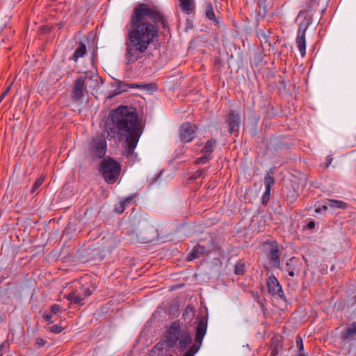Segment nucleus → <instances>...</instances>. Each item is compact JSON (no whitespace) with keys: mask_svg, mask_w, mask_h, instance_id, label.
Wrapping results in <instances>:
<instances>
[{"mask_svg":"<svg viewBox=\"0 0 356 356\" xmlns=\"http://www.w3.org/2000/svg\"><path fill=\"white\" fill-rule=\"evenodd\" d=\"M159 24L165 28L168 20L156 7L151 8L144 3L134 7L125 37L124 57L127 64L142 58L149 46L158 40Z\"/></svg>","mask_w":356,"mask_h":356,"instance_id":"1","label":"nucleus"},{"mask_svg":"<svg viewBox=\"0 0 356 356\" xmlns=\"http://www.w3.org/2000/svg\"><path fill=\"white\" fill-rule=\"evenodd\" d=\"M108 120V136L115 138L118 135L124 138L126 155L131 156L143 132L136 108L132 106H119L110 113Z\"/></svg>","mask_w":356,"mask_h":356,"instance_id":"2","label":"nucleus"},{"mask_svg":"<svg viewBox=\"0 0 356 356\" xmlns=\"http://www.w3.org/2000/svg\"><path fill=\"white\" fill-rule=\"evenodd\" d=\"M96 288L95 284L90 281L83 282V280H80L65 298L71 304L82 306L86 303V299L92 294Z\"/></svg>","mask_w":356,"mask_h":356,"instance_id":"3","label":"nucleus"},{"mask_svg":"<svg viewBox=\"0 0 356 356\" xmlns=\"http://www.w3.org/2000/svg\"><path fill=\"white\" fill-rule=\"evenodd\" d=\"M99 172L108 184L115 183L121 172V165L111 157L104 158L100 163Z\"/></svg>","mask_w":356,"mask_h":356,"instance_id":"4","label":"nucleus"},{"mask_svg":"<svg viewBox=\"0 0 356 356\" xmlns=\"http://www.w3.org/2000/svg\"><path fill=\"white\" fill-rule=\"evenodd\" d=\"M195 343L189 348L184 356H194L199 350L207 332L208 318L201 315L196 318Z\"/></svg>","mask_w":356,"mask_h":356,"instance_id":"5","label":"nucleus"},{"mask_svg":"<svg viewBox=\"0 0 356 356\" xmlns=\"http://www.w3.org/2000/svg\"><path fill=\"white\" fill-rule=\"evenodd\" d=\"M264 252L270 264L276 268H280V255L282 248L276 241H268L263 245Z\"/></svg>","mask_w":356,"mask_h":356,"instance_id":"6","label":"nucleus"},{"mask_svg":"<svg viewBox=\"0 0 356 356\" xmlns=\"http://www.w3.org/2000/svg\"><path fill=\"white\" fill-rule=\"evenodd\" d=\"M88 78L92 79V76H88V75L85 74L84 75L79 76L74 81L71 95L73 102H79L84 97L85 92L86 91L85 82Z\"/></svg>","mask_w":356,"mask_h":356,"instance_id":"7","label":"nucleus"},{"mask_svg":"<svg viewBox=\"0 0 356 356\" xmlns=\"http://www.w3.org/2000/svg\"><path fill=\"white\" fill-rule=\"evenodd\" d=\"M107 150V144L102 136H97L91 143L90 151L93 158L104 159Z\"/></svg>","mask_w":356,"mask_h":356,"instance_id":"8","label":"nucleus"},{"mask_svg":"<svg viewBox=\"0 0 356 356\" xmlns=\"http://www.w3.org/2000/svg\"><path fill=\"white\" fill-rule=\"evenodd\" d=\"M180 337V327L177 322H173L166 334V344L168 348L175 347Z\"/></svg>","mask_w":356,"mask_h":356,"instance_id":"9","label":"nucleus"},{"mask_svg":"<svg viewBox=\"0 0 356 356\" xmlns=\"http://www.w3.org/2000/svg\"><path fill=\"white\" fill-rule=\"evenodd\" d=\"M302 263L298 258L292 257L288 259L285 266L282 268H280L283 271L288 273L290 277L298 276L300 272Z\"/></svg>","mask_w":356,"mask_h":356,"instance_id":"10","label":"nucleus"},{"mask_svg":"<svg viewBox=\"0 0 356 356\" xmlns=\"http://www.w3.org/2000/svg\"><path fill=\"white\" fill-rule=\"evenodd\" d=\"M267 287L268 293L273 296H277L282 300L285 298L282 286L275 276L271 275L268 278Z\"/></svg>","mask_w":356,"mask_h":356,"instance_id":"11","label":"nucleus"},{"mask_svg":"<svg viewBox=\"0 0 356 356\" xmlns=\"http://www.w3.org/2000/svg\"><path fill=\"white\" fill-rule=\"evenodd\" d=\"M195 128L188 122L183 123L179 128V139L182 142H191L195 137Z\"/></svg>","mask_w":356,"mask_h":356,"instance_id":"12","label":"nucleus"},{"mask_svg":"<svg viewBox=\"0 0 356 356\" xmlns=\"http://www.w3.org/2000/svg\"><path fill=\"white\" fill-rule=\"evenodd\" d=\"M213 244L211 246H205L197 244L193 247L191 252L187 256L186 260L188 261H191L202 255L209 254L213 252Z\"/></svg>","mask_w":356,"mask_h":356,"instance_id":"13","label":"nucleus"},{"mask_svg":"<svg viewBox=\"0 0 356 356\" xmlns=\"http://www.w3.org/2000/svg\"><path fill=\"white\" fill-rule=\"evenodd\" d=\"M225 122L229 127L230 134L237 132L241 124V117L236 111L230 110L225 119Z\"/></svg>","mask_w":356,"mask_h":356,"instance_id":"14","label":"nucleus"},{"mask_svg":"<svg viewBox=\"0 0 356 356\" xmlns=\"http://www.w3.org/2000/svg\"><path fill=\"white\" fill-rule=\"evenodd\" d=\"M303 16V20L298 26V35H305L308 27L312 23V15L309 13V10L300 12L298 17Z\"/></svg>","mask_w":356,"mask_h":356,"instance_id":"15","label":"nucleus"},{"mask_svg":"<svg viewBox=\"0 0 356 356\" xmlns=\"http://www.w3.org/2000/svg\"><path fill=\"white\" fill-rule=\"evenodd\" d=\"M150 84H138V83H128L121 81H118L116 84L117 93L120 94L127 92L129 89H148Z\"/></svg>","mask_w":356,"mask_h":356,"instance_id":"16","label":"nucleus"},{"mask_svg":"<svg viewBox=\"0 0 356 356\" xmlns=\"http://www.w3.org/2000/svg\"><path fill=\"white\" fill-rule=\"evenodd\" d=\"M87 52L86 46L83 42H80L74 54L70 58V60L76 61L79 58L83 57Z\"/></svg>","mask_w":356,"mask_h":356,"instance_id":"17","label":"nucleus"},{"mask_svg":"<svg viewBox=\"0 0 356 356\" xmlns=\"http://www.w3.org/2000/svg\"><path fill=\"white\" fill-rule=\"evenodd\" d=\"M179 348L181 350H185L192 342V339L188 332L183 333L179 340Z\"/></svg>","mask_w":356,"mask_h":356,"instance_id":"18","label":"nucleus"},{"mask_svg":"<svg viewBox=\"0 0 356 356\" xmlns=\"http://www.w3.org/2000/svg\"><path fill=\"white\" fill-rule=\"evenodd\" d=\"M356 336V322L350 324L343 332L341 333V338L343 340H347L350 338Z\"/></svg>","mask_w":356,"mask_h":356,"instance_id":"19","label":"nucleus"},{"mask_svg":"<svg viewBox=\"0 0 356 356\" xmlns=\"http://www.w3.org/2000/svg\"><path fill=\"white\" fill-rule=\"evenodd\" d=\"M296 42L302 57L306 54V40L305 35H298Z\"/></svg>","mask_w":356,"mask_h":356,"instance_id":"20","label":"nucleus"},{"mask_svg":"<svg viewBox=\"0 0 356 356\" xmlns=\"http://www.w3.org/2000/svg\"><path fill=\"white\" fill-rule=\"evenodd\" d=\"M179 1L183 12L188 15L193 12L195 7L192 0H179Z\"/></svg>","mask_w":356,"mask_h":356,"instance_id":"21","label":"nucleus"},{"mask_svg":"<svg viewBox=\"0 0 356 356\" xmlns=\"http://www.w3.org/2000/svg\"><path fill=\"white\" fill-rule=\"evenodd\" d=\"M205 15L209 19L213 21L217 26H219L220 21L216 17L213 6L211 3H208L206 6Z\"/></svg>","mask_w":356,"mask_h":356,"instance_id":"22","label":"nucleus"},{"mask_svg":"<svg viewBox=\"0 0 356 356\" xmlns=\"http://www.w3.org/2000/svg\"><path fill=\"white\" fill-rule=\"evenodd\" d=\"M217 144V140L216 139L211 138L207 141L204 147L202 149V152L211 155L213 152L214 147Z\"/></svg>","mask_w":356,"mask_h":356,"instance_id":"23","label":"nucleus"},{"mask_svg":"<svg viewBox=\"0 0 356 356\" xmlns=\"http://www.w3.org/2000/svg\"><path fill=\"white\" fill-rule=\"evenodd\" d=\"M328 200V206L331 208H339L342 209H346L348 208V204L345 202L337 200Z\"/></svg>","mask_w":356,"mask_h":356,"instance_id":"24","label":"nucleus"},{"mask_svg":"<svg viewBox=\"0 0 356 356\" xmlns=\"http://www.w3.org/2000/svg\"><path fill=\"white\" fill-rule=\"evenodd\" d=\"M194 315H195L194 307L189 305L186 307L184 312H183L182 317L184 319V321L188 320V321H191L193 319Z\"/></svg>","mask_w":356,"mask_h":356,"instance_id":"25","label":"nucleus"},{"mask_svg":"<svg viewBox=\"0 0 356 356\" xmlns=\"http://www.w3.org/2000/svg\"><path fill=\"white\" fill-rule=\"evenodd\" d=\"M44 177L43 176H40L39 178H38L31 188V193L35 195H38L39 193V189L44 183Z\"/></svg>","mask_w":356,"mask_h":356,"instance_id":"26","label":"nucleus"},{"mask_svg":"<svg viewBox=\"0 0 356 356\" xmlns=\"http://www.w3.org/2000/svg\"><path fill=\"white\" fill-rule=\"evenodd\" d=\"M299 196V193L298 191L295 190L294 188L289 189V191L286 193V199L288 202H289L291 204L296 202L297 198Z\"/></svg>","mask_w":356,"mask_h":356,"instance_id":"27","label":"nucleus"},{"mask_svg":"<svg viewBox=\"0 0 356 356\" xmlns=\"http://www.w3.org/2000/svg\"><path fill=\"white\" fill-rule=\"evenodd\" d=\"M234 273L237 275H243L245 273V265L242 261H238L234 266Z\"/></svg>","mask_w":356,"mask_h":356,"instance_id":"28","label":"nucleus"},{"mask_svg":"<svg viewBox=\"0 0 356 356\" xmlns=\"http://www.w3.org/2000/svg\"><path fill=\"white\" fill-rule=\"evenodd\" d=\"M264 185H265V188L271 189V187L275 184V179L269 173H267V174H266V175L264 177Z\"/></svg>","mask_w":356,"mask_h":356,"instance_id":"29","label":"nucleus"},{"mask_svg":"<svg viewBox=\"0 0 356 356\" xmlns=\"http://www.w3.org/2000/svg\"><path fill=\"white\" fill-rule=\"evenodd\" d=\"M212 158H213V156L211 155L204 154L203 156H200L199 158H197L194 161V163L195 165H198V164H200V163H207L210 160H211Z\"/></svg>","mask_w":356,"mask_h":356,"instance_id":"30","label":"nucleus"},{"mask_svg":"<svg viewBox=\"0 0 356 356\" xmlns=\"http://www.w3.org/2000/svg\"><path fill=\"white\" fill-rule=\"evenodd\" d=\"M276 341L274 338L271 339L270 355L269 356H276L278 354V345Z\"/></svg>","mask_w":356,"mask_h":356,"instance_id":"31","label":"nucleus"},{"mask_svg":"<svg viewBox=\"0 0 356 356\" xmlns=\"http://www.w3.org/2000/svg\"><path fill=\"white\" fill-rule=\"evenodd\" d=\"M320 0H308V8L309 13H311L313 10L316 9L317 6L319 4Z\"/></svg>","mask_w":356,"mask_h":356,"instance_id":"32","label":"nucleus"},{"mask_svg":"<svg viewBox=\"0 0 356 356\" xmlns=\"http://www.w3.org/2000/svg\"><path fill=\"white\" fill-rule=\"evenodd\" d=\"M50 312L54 314H59L63 312V309L60 305L54 304L50 306Z\"/></svg>","mask_w":356,"mask_h":356,"instance_id":"33","label":"nucleus"},{"mask_svg":"<svg viewBox=\"0 0 356 356\" xmlns=\"http://www.w3.org/2000/svg\"><path fill=\"white\" fill-rule=\"evenodd\" d=\"M270 189L265 188V192L262 196V204L266 206L270 200Z\"/></svg>","mask_w":356,"mask_h":356,"instance_id":"34","label":"nucleus"},{"mask_svg":"<svg viewBox=\"0 0 356 356\" xmlns=\"http://www.w3.org/2000/svg\"><path fill=\"white\" fill-rule=\"evenodd\" d=\"M207 170V168L206 169H200V170H196L190 177H189V179L190 180H195L197 179V178L202 177L204 173L205 172V171Z\"/></svg>","mask_w":356,"mask_h":356,"instance_id":"35","label":"nucleus"},{"mask_svg":"<svg viewBox=\"0 0 356 356\" xmlns=\"http://www.w3.org/2000/svg\"><path fill=\"white\" fill-rule=\"evenodd\" d=\"M296 347L298 348V351L301 352L304 351V345L303 341L300 336L298 335L296 339Z\"/></svg>","mask_w":356,"mask_h":356,"instance_id":"36","label":"nucleus"},{"mask_svg":"<svg viewBox=\"0 0 356 356\" xmlns=\"http://www.w3.org/2000/svg\"><path fill=\"white\" fill-rule=\"evenodd\" d=\"M63 330V327H62L61 326L58 325H54L51 326V327H49V331L53 333H55V334H59Z\"/></svg>","mask_w":356,"mask_h":356,"instance_id":"37","label":"nucleus"},{"mask_svg":"<svg viewBox=\"0 0 356 356\" xmlns=\"http://www.w3.org/2000/svg\"><path fill=\"white\" fill-rule=\"evenodd\" d=\"M268 111L266 113V116L268 118H272L275 115V111L273 106L271 104H269L268 106Z\"/></svg>","mask_w":356,"mask_h":356,"instance_id":"38","label":"nucleus"},{"mask_svg":"<svg viewBox=\"0 0 356 356\" xmlns=\"http://www.w3.org/2000/svg\"><path fill=\"white\" fill-rule=\"evenodd\" d=\"M213 243L214 245L213 252L220 250V247L218 245L215 240L212 238L209 241L206 246H211Z\"/></svg>","mask_w":356,"mask_h":356,"instance_id":"39","label":"nucleus"},{"mask_svg":"<svg viewBox=\"0 0 356 356\" xmlns=\"http://www.w3.org/2000/svg\"><path fill=\"white\" fill-rule=\"evenodd\" d=\"M6 348H9V343L8 341H4L0 344V356H3V350Z\"/></svg>","mask_w":356,"mask_h":356,"instance_id":"40","label":"nucleus"},{"mask_svg":"<svg viewBox=\"0 0 356 356\" xmlns=\"http://www.w3.org/2000/svg\"><path fill=\"white\" fill-rule=\"evenodd\" d=\"M43 318L44 321H47L49 324L53 323L54 321L51 320L52 314L44 313Z\"/></svg>","mask_w":356,"mask_h":356,"instance_id":"41","label":"nucleus"},{"mask_svg":"<svg viewBox=\"0 0 356 356\" xmlns=\"http://www.w3.org/2000/svg\"><path fill=\"white\" fill-rule=\"evenodd\" d=\"M10 88H11V86L10 85L9 86H8L5 90L4 91L1 93V95H0V103L1 102V101L5 98V97L9 93L10 90Z\"/></svg>","mask_w":356,"mask_h":356,"instance_id":"42","label":"nucleus"},{"mask_svg":"<svg viewBox=\"0 0 356 356\" xmlns=\"http://www.w3.org/2000/svg\"><path fill=\"white\" fill-rule=\"evenodd\" d=\"M124 207L125 205L120 202L119 206L116 207L115 210L118 213H122L124 211Z\"/></svg>","mask_w":356,"mask_h":356,"instance_id":"43","label":"nucleus"},{"mask_svg":"<svg viewBox=\"0 0 356 356\" xmlns=\"http://www.w3.org/2000/svg\"><path fill=\"white\" fill-rule=\"evenodd\" d=\"M134 197V195H130V196H128L126 198H124L121 202L126 205L127 204L129 203L131 201L133 200Z\"/></svg>","mask_w":356,"mask_h":356,"instance_id":"44","label":"nucleus"},{"mask_svg":"<svg viewBox=\"0 0 356 356\" xmlns=\"http://www.w3.org/2000/svg\"><path fill=\"white\" fill-rule=\"evenodd\" d=\"M259 36L263 37L265 42H268V36L265 33L264 31H259Z\"/></svg>","mask_w":356,"mask_h":356,"instance_id":"45","label":"nucleus"},{"mask_svg":"<svg viewBox=\"0 0 356 356\" xmlns=\"http://www.w3.org/2000/svg\"><path fill=\"white\" fill-rule=\"evenodd\" d=\"M257 302H258V304L259 305V306H260V308H261V311H262L264 313H265V312H266V307L264 306V303L262 302V301H261V300H259L257 301Z\"/></svg>","mask_w":356,"mask_h":356,"instance_id":"46","label":"nucleus"},{"mask_svg":"<svg viewBox=\"0 0 356 356\" xmlns=\"http://www.w3.org/2000/svg\"><path fill=\"white\" fill-rule=\"evenodd\" d=\"M45 341L42 339H37L36 343L39 345V346H43L45 344Z\"/></svg>","mask_w":356,"mask_h":356,"instance_id":"47","label":"nucleus"},{"mask_svg":"<svg viewBox=\"0 0 356 356\" xmlns=\"http://www.w3.org/2000/svg\"><path fill=\"white\" fill-rule=\"evenodd\" d=\"M315 227V222L313 220H311L307 224V227L310 229H314Z\"/></svg>","mask_w":356,"mask_h":356,"instance_id":"48","label":"nucleus"},{"mask_svg":"<svg viewBox=\"0 0 356 356\" xmlns=\"http://www.w3.org/2000/svg\"><path fill=\"white\" fill-rule=\"evenodd\" d=\"M328 204H325V205H323L321 208V211H327V209H328Z\"/></svg>","mask_w":356,"mask_h":356,"instance_id":"49","label":"nucleus"},{"mask_svg":"<svg viewBox=\"0 0 356 356\" xmlns=\"http://www.w3.org/2000/svg\"><path fill=\"white\" fill-rule=\"evenodd\" d=\"M296 356H306V355L304 353V351H301V352L298 351Z\"/></svg>","mask_w":356,"mask_h":356,"instance_id":"50","label":"nucleus"},{"mask_svg":"<svg viewBox=\"0 0 356 356\" xmlns=\"http://www.w3.org/2000/svg\"><path fill=\"white\" fill-rule=\"evenodd\" d=\"M321 211V208H317V209H316V210H315V212H316V213H320Z\"/></svg>","mask_w":356,"mask_h":356,"instance_id":"51","label":"nucleus"},{"mask_svg":"<svg viewBox=\"0 0 356 356\" xmlns=\"http://www.w3.org/2000/svg\"><path fill=\"white\" fill-rule=\"evenodd\" d=\"M161 175V172H160L157 177L154 179V180L152 181V183H154V181H156V180L160 177V175Z\"/></svg>","mask_w":356,"mask_h":356,"instance_id":"52","label":"nucleus"}]
</instances>
